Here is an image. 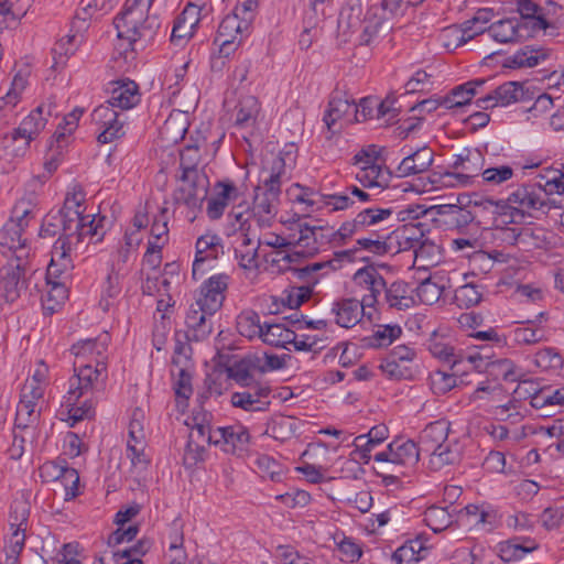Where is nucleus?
Instances as JSON below:
<instances>
[{"label": "nucleus", "mask_w": 564, "mask_h": 564, "mask_svg": "<svg viewBox=\"0 0 564 564\" xmlns=\"http://www.w3.org/2000/svg\"><path fill=\"white\" fill-rule=\"evenodd\" d=\"M109 344L107 333L97 338L78 340L70 348L75 356V375L69 379V388L64 397V405L67 408L69 420L74 423L89 417L94 411L91 400L86 399L82 404L79 399L93 393L99 382L107 377L105 354Z\"/></svg>", "instance_id": "f257e3e1"}, {"label": "nucleus", "mask_w": 564, "mask_h": 564, "mask_svg": "<svg viewBox=\"0 0 564 564\" xmlns=\"http://www.w3.org/2000/svg\"><path fill=\"white\" fill-rule=\"evenodd\" d=\"M509 202L516 206L519 218L545 214L551 206L561 208L564 204V163L561 170H549L539 174L535 181L518 186L509 194Z\"/></svg>", "instance_id": "f03ea898"}, {"label": "nucleus", "mask_w": 564, "mask_h": 564, "mask_svg": "<svg viewBox=\"0 0 564 564\" xmlns=\"http://www.w3.org/2000/svg\"><path fill=\"white\" fill-rule=\"evenodd\" d=\"M34 216L32 203L21 199L14 205L11 218L0 230V246L12 251L14 259L21 257V260H26L28 258L26 238H23V232Z\"/></svg>", "instance_id": "7ed1b4c3"}, {"label": "nucleus", "mask_w": 564, "mask_h": 564, "mask_svg": "<svg viewBox=\"0 0 564 564\" xmlns=\"http://www.w3.org/2000/svg\"><path fill=\"white\" fill-rule=\"evenodd\" d=\"M485 165V158L478 150H465L456 156L452 164L453 172H445L438 175V178H433L432 183L440 182L443 186H468L471 185L476 178L481 176Z\"/></svg>", "instance_id": "20e7f679"}, {"label": "nucleus", "mask_w": 564, "mask_h": 564, "mask_svg": "<svg viewBox=\"0 0 564 564\" xmlns=\"http://www.w3.org/2000/svg\"><path fill=\"white\" fill-rule=\"evenodd\" d=\"M191 150L182 155V175L183 185L175 192L174 199L192 210L200 209L207 195L208 182L204 175L193 165H185V160Z\"/></svg>", "instance_id": "39448f33"}, {"label": "nucleus", "mask_w": 564, "mask_h": 564, "mask_svg": "<svg viewBox=\"0 0 564 564\" xmlns=\"http://www.w3.org/2000/svg\"><path fill=\"white\" fill-rule=\"evenodd\" d=\"M291 241L292 247L297 248V250L285 254H283L282 251H278V258L272 260L273 265L279 264L280 262L290 264L301 257H313L319 251V247L316 241V234L312 226L306 223H299L296 225V229L291 232Z\"/></svg>", "instance_id": "423d86ee"}, {"label": "nucleus", "mask_w": 564, "mask_h": 564, "mask_svg": "<svg viewBox=\"0 0 564 564\" xmlns=\"http://www.w3.org/2000/svg\"><path fill=\"white\" fill-rule=\"evenodd\" d=\"M193 429L188 436L185 457L191 459L193 464L203 460L205 445L216 444L217 438L214 437L215 429L212 427L207 413H196L193 416Z\"/></svg>", "instance_id": "0eeeda50"}, {"label": "nucleus", "mask_w": 564, "mask_h": 564, "mask_svg": "<svg viewBox=\"0 0 564 564\" xmlns=\"http://www.w3.org/2000/svg\"><path fill=\"white\" fill-rule=\"evenodd\" d=\"M153 0H126L123 9L113 19L117 36H134L135 23L145 22Z\"/></svg>", "instance_id": "6e6552de"}, {"label": "nucleus", "mask_w": 564, "mask_h": 564, "mask_svg": "<svg viewBox=\"0 0 564 564\" xmlns=\"http://www.w3.org/2000/svg\"><path fill=\"white\" fill-rule=\"evenodd\" d=\"M271 388L262 382L231 393L230 403L247 412H264L269 409Z\"/></svg>", "instance_id": "1a4fd4ad"}, {"label": "nucleus", "mask_w": 564, "mask_h": 564, "mask_svg": "<svg viewBox=\"0 0 564 564\" xmlns=\"http://www.w3.org/2000/svg\"><path fill=\"white\" fill-rule=\"evenodd\" d=\"M423 454L419 444L412 440L393 441L388 445L387 451L377 453L375 460L378 463L392 464L398 466H413Z\"/></svg>", "instance_id": "9d476101"}, {"label": "nucleus", "mask_w": 564, "mask_h": 564, "mask_svg": "<svg viewBox=\"0 0 564 564\" xmlns=\"http://www.w3.org/2000/svg\"><path fill=\"white\" fill-rule=\"evenodd\" d=\"M249 34L250 30L231 12L221 20L215 41L219 43L220 53L228 56Z\"/></svg>", "instance_id": "9b49d317"}, {"label": "nucleus", "mask_w": 564, "mask_h": 564, "mask_svg": "<svg viewBox=\"0 0 564 564\" xmlns=\"http://www.w3.org/2000/svg\"><path fill=\"white\" fill-rule=\"evenodd\" d=\"M387 12L381 8V0H369L364 19V29L359 35L361 45H369L381 32L392 29V21L388 20Z\"/></svg>", "instance_id": "f8f14e48"}, {"label": "nucleus", "mask_w": 564, "mask_h": 564, "mask_svg": "<svg viewBox=\"0 0 564 564\" xmlns=\"http://www.w3.org/2000/svg\"><path fill=\"white\" fill-rule=\"evenodd\" d=\"M228 280L229 276L224 273L210 276L202 285L200 296L194 304L202 306L209 315H214L223 305Z\"/></svg>", "instance_id": "ddd939ff"}, {"label": "nucleus", "mask_w": 564, "mask_h": 564, "mask_svg": "<svg viewBox=\"0 0 564 564\" xmlns=\"http://www.w3.org/2000/svg\"><path fill=\"white\" fill-rule=\"evenodd\" d=\"M280 194L254 188L252 217L260 228H269L275 220L280 205Z\"/></svg>", "instance_id": "4468645a"}, {"label": "nucleus", "mask_w": 564, "mask_h": 564, "mask_svg": "<svg viewBox=\"0 0 564 564\" xmlns=\"http://www.w3.org/2000/svg\"><path fill=\"white\" fill-rule=\"evenodd\" d=\"M354 281L368 291L369 293L362 296L361 302L367 307H375L379 302L378 297L386 291L387 282L384 278L378 272L373 265H366L356 271Z\"/></svg>", "instance_id": "2eb2a0df"}, {"label": "nucleus", "mask_w": 564, "mask_h": 564, "mask_svg": "<svg viewBox=\"0 0 564 564\" xmlns=\"http://www.w3.org/2000/svg\"><path fill=\"white\" fill-rule=\"evenodd\" d=\"M43 106H39L36 109L25 117L20 126L13 130L11 141L15 143L19 139H23V144L18 147L14 155H23L30 147V142L45 128L46 118L43 117Z\"/></svg>", "instance_id": "dca6fc26"}, {"label": "nucleus", "mask_w": 564, "mask_h": 564, "mask_svg": "<svg viewBox=\"0 0 564 564\" xmlns=\"http://www.w3.org/2000/svg\"><path fill=\"white\" fill-rule=\"evenodd\" d=\"M216 446L228 454L240 455L249 444V432L242 425L219 426L215 429Z\"/></svg>", "instance_id": "f3484780"}, {"label": "nucleus", "mask_w": 564, "mask_h": 564, "mask_svg": "<svg viewBox=\"0 0 564 564\" xmlns=\"http://www.w3.org/2000/svg\"><path fill=\"white\" fill-rule=\"evenodd\" d=\"M393 216L392 208L367 207L360 209L354 219L346 221L345 230L351 238L372 227L390 220Z\"/></svg>", "instance_id": "a211bd4d"}, {"label": "nucleus", "mask_w": 564, "mask_h": 564, "mask_svg": "<svg viewBox=\"0 0 564 564\" xmlns=\"http://www.w3.org/2000/svg\"><path fill=\"white\" fill-rule=\"evenodd\" d=\"M495 237L509 246L521 245L525 248H542L544 245L543 230L529 227H497Z\"/></svg>", "instance_id": "6ab92c4d"}, {"label": "nucleus", "mask_w": 564, "mask_h": 564, "mask_svg": "<svg viewBox=\"0 0 564 564\" xmlns=\"http://www.w3.org/2000/svg\"><path fill=\"white\" fill-rule=\"evenodd\" d=\"M551 56V50L538 45H525L505 57L502 67L520 69L531 68L541 65Z\"/></svg>", "instance_id": "aec40b11"}, {"label": "nucleus", "mask_w": 564, "mask_h": 564, "mask_svg": "<svg viewBox=\"0 0 564 564\" xmlns=\"http://www.w3.org/2000/svg\"><path fill=\"white\" fill-rule=\"evenodd\" d=\"M199 9L197 6L188 3L184 10L175 18L170 41L174 45H183L191 39L195 28L199 22Z\"/></svg>", "instance_id": "412c9836"}, {"label": "nucleus", "mask_w": 564, "mask_h": 564, "mask_svg": "<svg viewBox=\"0 0 564 564\" xmlns=\"http://www.w3.org/2000/svg\"><path fill=\"white\" fill-rule=\"evenodd\" d=\"M212 316L202 306L192 304L185 317L186 338L194 341L206 339L213 332Z\"/></svg>", "instance_id": "4be33fe9"}, {"label": "nucleus", "mask_w": 564, "mask_h": 564, "mask_svg": "<svg viewBox=\"0 0 564 564\" xmlns=\"http://www.w3.org/2000/svg\"><path fill=\"white\" fill-rule=\"evenodd\" d=\"M70 242L57 239L53 246L51 262L46 271V281H62L63 275L73 269Z\"/></svg>", "instance_id": "5701e85b"}, {"label": "nucleus", "mask_w": 564, "mask_h": 564, "mask_svg": "<svg viewBox=\"0 0 564 564\" xmlns=\"http://www.w3.org/2000/svg\"><path fill=\"white\" fill-rule=\"evenodd\" d=\"M196 253L193 262V276L203 272V265L207 261H214L224 253L221 238L216 234H205L196 241Z\"/></svg>", "instance_id": "b1692460"}, {"label": "nucleus", "mask_w": 564, "mask_h": 564, "mask_svg": "<svg viewBox=\"0 0 564 564\" xmlns=\"http://www.w3.org/2000/svg\"><path fill=\"white\" fill-rule=\"evenodd\" d=\"M216 195L208 199L207 216L213 219H219L228 204L236 200L239 196V189L234 182L229 180L219 181L215 184Z\"/></svg>", "instance_id": "393cba45"}, {"label": "nucleus", "mask_w": 564, "mask_h": 564, "mask_svg": "<svg viewBox=\"0 0 564 564\" xmlns=\"http://www.w3.org/2000/svg\"><path fill=\"white\" fill-rule=\"evenodd\" d=\"M449 422L437 420L427 424L419 436V446L423 454H431L447 443Z\"/></svg>", "instance_id": "a878e982"}, {"label": "nucleus", "mask_w": 564, "mask_h": 564, "mask_svg": "<svg viewBox=\"0 0 564 564\" xmlns=\"http://www.w3.org/2000/svg\"><path fill=\"white\" fill-rule=\"evenodd\" d=\"M260 110V102L254 96H242L235 107V128L252 133L256 129Z\"/></svg>", "instance_id": "bb28decb"}, {"label": "nucleus", "mask_w": 564, "mask_h": 564, "mask_svg": "<svg viewBox=\"0 0 564 564\" xmlns=\"http://www.w3.org/2000/svg\"><path fill=\"white\" fill-rule=\"evenodd\" d=\"M433 160V150L429 147H422L403 158L395 170V175L398 177H408L423 173L430 169Z\"/></svg>", "instance_id": "cd10ccee"}, {"label": "nucleus", "mask_w": 564, "mask_h": 564, "mask_svg": "<svg viewBox=\"0 0 564 564\" xmlns=\"http://www.w3.org/2000/svg\"><path fill=\"white\" fill-rule=\"evenodd\" d=\"M268 164L262 166L259 177L260 184L256 188L281 195L282 180L286 173L285 159L279 154L273 156Z\"/></svg>", "instance_id": "c85d7f7f"}, {"label": "nucleus", "mask_w": 564, "mask_h": 564, "mask_svg": "<svg viewBox=\"0 0 564 564\" xmlns=\"http://www.w3.org/2000/svg\"><path fill=\"white\" fill-rule=\"evenodd\" d=\"M365 307L367 306L356 299H341L333 304L332 313L335 314L338 326L351 328L360 322Z\"/></svg>", "instance_id": "c756f323"}, {"label": "nucleus", "mask_w": 564, "mask_h": 564, "mask_svg": "<svg viewBox=\"0 0 564 564\" xmlns=\"http://www.w3.org/2000/svg\"><path fill=\"white\" fill-rule=\"evenodd\" d=\"M388 437V427L384 424H379L370 429L367 434L358 435L354 440L356 449L351 455H357L358 459L367 464L371 458V451L381 444Z\"/></svg>", "instance_id": "7c9ffc66"}, {"label": "nucleus", "mask_w": 564, "mask_h": 564, "mask_svg": "<svg viewBox=\"0 0 564 564\" xmlns=\"http://www.w3.org/2000/svg\"><path fill=\"white\" fill-rule=\"evenodd\" d=\"M414 289L405 281L398 280L387 285L384 301L390 308L406 311L415 305Z\"/></svg>", "instance_id": "2f4dec72"}, {"label": "nucleus", "mask_w": 564, "mask_h": 564, "mask_svg": "<svg viewBox=\"0 0 564 564\" xmlns=\"http://www.w3.org/2000/svg\"><path fill=\"white\" fill-rule=\"evenodd\" d=\"M84 200L85 194L82 189L75 187L73 192L66 194L63 207L57 210L63 215L66 221V229L70 230V232H73L74 227L78 228L80 220L86 217L84 216L86 209L83 207Z\"/></svg>", "instance_id": "473e14b6"}, {"label": "nucleus", "mask_w": 564, "mask_h": 564, "mask_svg": "<svg viewBox=\"0 0 564 564\" xmlns=\"http://www.w3.org/2000/svg\"><path fill=\"white\" fill-rule=\"evenodd\" d=\"M361 0H340L338 29L344 33H355L364 29Z\"/></svg>", "instance_id": "72a5a7b5"}, {"label": "nucleus", "mask_w": 564, "mask_h": 564, "mask_svg": "<svg viewBox=\"0 0 564 564\" xmlns=\"http://www.w3.org/2000/svg\"><path fill=\"white\" fill-rule=\"evenodd\" d=\"M523 24L517 18L502 19L494 22L486 31L499 43L517 42L525 36Z\"/></svg>", "instance_id": "f704fd0d"}, {"label": "nucleus", "mask_w": 564, "mask_h": 564, "mask_svg": "<svg viewBox=\"0 0 564 564\" xmlns=\"http://www.w3.org/2000/svg\"><path fill=\"white\" fill-rule=\"evenodd\" d=\"M467 205L488 210L492 215L501 217L502 223L505 224L516 223L519 218L518 213H516V206L513 203L509 202V197L506 200H494L492 198H468Z\"/></svg>", "instance_id": "c9c22d12"}, {"label": "nucleus", "mask_w": 564, "mask_h": 564, "mask_svg": "<svg viewBox=\"0 0 564 564\" xmlns=\"http://www.w3.org/2000/svg\"><path fill=\"white\" fill-rule=\"evenodd\" d=\"M108 101L120 110L133 108L140 101L138 85L133 80L117 82V86L112 88Z\"/></svg>", "instance_id": "e433bc0d"}, {"label": "nucleus", "mask_w": 564, "mask_h": 564, "mask_svg": "<svg viewBox=\"0 0 564 564\" xmlns=\"http://www.w3.org/2000/svg\"><path fill=\"white\" fill-rule=\"evenodd\" d=\"M536 549L538 544L530 538L523 540L513 538L500 542L498 545L499 556L503 562L519 561Z\"/></svg>", "instance_id": "4c0bfd02"}, {"label": "nucleus", "mask_w": 564, "mask_h": 564, "mask_svg": "<svg viewBox=\"0 0 564 564\" xmlns=\"http://www.w3.org/2000/svg\"><path fill=\"white\" fill-rule=\"evenodd\" d=\"M518 12L521 17L523 29H528V24H532L533 30H545L549 22L544 14V8L540 7L532 0H517Z\"/></svg>", "instance_id": "58836bf2"}, {"label": "nucleus", "mask_w": 564, "mask_h": 564, "mask_svg": "<svg viewBox=\"0 0 564 564\" xmlns=\"http://www.w3.org/2000/svg\"><path fill=\"white\" fill-rule=\"evenodd\" d=\"M486 79H474L452 89L448 96L443 97V105L446 109L463 107L470 102L476 95V88L482 86Z\"/></svg>", "instance_id": "ea45409f"}, {"label": "nucleus", "mask_w": 564, "mask_h": 564, "mask_svg": "<svg viewBox=\"0 0 564 564\" xmlns=\"http://www.w3.org/2000/svg\"><path fill=\"white\" fill-rule=\"evenodd\" d=\"M391 178V173L388 169L383 167L381 163L359 169L356 173V180L367 188L388 186Z\"/></svg>", "instance_id": "a19ab883"}, {"label": "nucleus", "mask_w": 564, "mask_h": 564, "mask_svg": "<svg viewBox=\"0 0 564 564\" xmlns=\"http://www.w3.org/2000/svg\"><path fill=\"white\" fill-rule=\"evenodd\" d=\"M507 338L512 339L517 345H534L546 339L545 332L536 327L532 321L521 323L520 326L509 330Z\"/></svg>", "instance_id": "79ce46f5"}, {"label": "nucleus", "mask_w": 564, "mask_h": 564, "mask_svg": "<svg viewBox=\"0 0 564 564\" xmlns=\"http://www.w3.org/2000/svg\"><path fill=\"white\" fill-rule=\"evenodd\" d=\"M262 341L276 347L290 350L288 345L295 339V332L278 323H264Z\"/></svg>", "instance_id": "37998d69"}, {"label": "nucleus", "mask_w": 564, "mask_h": 564, "mask_svg": "<svg viewBox=\"0 0 564 564\" xmlns=\"http://www.w3.org/2000/svg\"><path fill=\"white\" fill-rule=\"evenodd\" d=\"M427 348L433 357L451 365V367L462 362V354H457L454 346L443 337L433 335L427 341Z\"/></svg>", "instance_id": "c03bdc74"}, {"label": "nucleus", "mask_w": 564, "mask_h": 564, "mask_svg": "<svg viewBox=\"0 0 564 564\" xmlns=\"http://www.w3.org/2000/svg\"><path fill=\"white\" fill-rule=\"evenodd\" d=\"M354 113V102L340 97H333L328 102V108L324 115V122L330 132H335V126L338 120Z\"/></svg>", "instance_id": "a18cd8bd"}, {"label": "nucleus", "mask_w": 564, "mask_h": 564, "mask_svg": "<svg viewBox=\"0 0 564 564\" xmlns=\"http://www.w3.org/2000/svg\"><path fill=\"white\" fill-rule=\"evenodd\" d=\"M345 227L346 221L336 230H334L333 227L327 226H312L316 234V241L319 249L326 245L343 246L351 239V235L344 231Z\"/></svg>", "instance_id": "49530a36"}, {"label": "nucleus", "mask_w": 564, "mask_h": 564, "mask_svg": "<svg viewBox=\"0 0 564 564\" xmlns=\"http://www.w3.org/2000/svg\"><path fill=\"white\" fill-rule=\"evenodd\" d=\"M492 91L495 94L496 102H498L500 107H506L525 99L524 85L519 82L503 83Z\"/></svg>", "instance_id": "de8ad7c7"}, {"label": "nucleus", "mask_w": 564, "mask_h": 564, "mask_svg": "<svg viewBox=\"0 0 564 564\" xmlns=\"http://www.w3.org/2000/svg\"><path fill=\"white\" fill-rule=\"evenodd\" d=\"M426 553L427 549L423 547L421 541L412 540L398 547L392 554V560L397 564H412L423 560Z\"/></svg>", "instance_id": "09e8293b"}, {"label": "nucleus", "mask_w": 564, "mask_h": 564, "mask_svg": "<svg viewBox=\"0 0 564 564\" xmlns=\"http://www.w3.org/2000/svg\"><path fill=\"white\" fill-rule=\"evenodd\" d=\"M259 369L256 359L243 358L235 362L229 369V377L234 379L241 388L251 387L257 381L253 380L252 371Z\"/></svg>", "instance_id": "8fccbe9b"}, {"label": "nucleus", "mask_w": 564, "mask_h": 564, "mask_svg": "<svg viewBox=\"0 0 564 564\" xmlns=\"http://www.w3.org/2000/svg\"><path fill=\"white\" fill-rule=\"evenodd\" d=\"M39 401L40 400L36 399L22 397V393H20V401L15 414L17 427L26 429L31 423L37 420L40 415V409H37Z\"/></svg>", "instance_id": "3c124183"}, {"label": "nucleus", "mask_w": 564, "mask_h": 564, "mask_svg": "<svg viewBox=\"0 0 564 564\" xmlns=\"http://www.w3.org/2000/svg\"><path fill=\"white\" fill-rule=\"evenodd\" d=\"M59 235L58 239H66L73 235L70 230L66 229V221L63 215L58 212H50L43 219L40 236L41 237H55Z\"/></svg>", "instance_id": "603ef678"}, {"label": "nucleus", "mask_w": 564, "mask_h": 564, "mask_svg": "<svg viewBox=\"0 0 564 564\" xmlns=\"http://www.w3.org/2000/svg\"><path fill=\"white\" fill-rule=\"evenodd\" d=\"M145 22L135 23L134 36H118L120 40H127L128 46L133 50L132 45L137 42L148 43L152 41L160 28V21L156 15H152L144 20Z\"/></svg>", "instance_id": "864d4df0"}, {"label": "nucleus", "mask_w": 564, "mask_h": 564, "mask_svg": "<svg viewBox=\"0 0 564 564\" xmlns=\"http://www.w3.org/2000/svg\"><path fill=\"white\" fill-rule=\"evenodd\" d=\"M238 332L248 338H262L264 324H261L260 316L254 311H245L237 317Z\"/></svg>", "instance_id": "5fc2aeb1"}, {"label": "nucleus", "mask_w": 564, "mask_h": 564, "mask_svg": "<svg viewBox=\"0 0 564 564\" xmlns=\"http://www.w3.org/2000/svg\"><path fill=\"white\" fill-rule=\"evenodd\" d=\"M430 456V468L432 470H441L445 466L454 465L460 460V453L456 446H452L451 443H446L437 451L429 454Z\"/></svg>", "instance_id": "6e6d98bb"}, {"label": "nucleus", "mask_w": 564, "mask_h": 564, "mask_svg": "<svg viewBox=\"0 0 564 564\" xmlns=\"http://www.w3.org/2000/svg\"><path fill=\"white\" fill-rule=\"evenodd\" d=\"M86 237H90V240L95 238V242L101 240L102 232H99L98 225L95 224V218L89 219L86 216L80 220L78 228L74 227L73 235L65 240L70 242V250L77 248V246L84 241Z\"/></svg>", "instance_id": "4d7b16f0"}, {"label": "nucleus", "mask_w": 564, "mask_h": 564, "mask_svg": "<svg viewBox=\"0 0 564 564\" xmlns=\"http://www.w3.org/2000/svg\"><path fill=\"white\" fill-rule=\"evenodd\" d=\"M402 237L410 242L409 247L414 250L415 258L423 257L427 247L436 248L432 242H427L420 225H405L402 229Z\"/></svg>", "instance_id": "13d9d810"}, {"label": "nucleus", "mask_w": 564, "mask_h": 564, "mask_svg": "<svg viewBox=\"0 0 564 564\" xmlns=\"http://www.w3.org/2000/svg\"><path fill=\"white\" fill-rule=\"evenodd\" d=\"M488 370L490 375L507 382H516L522 376V369L507 358L491 359Z\"/></svg>", "instance_id": "bf43d9fd"}, {"label": "nucleus", "mask_w": 564, "mask_h": 564, "mask_svg": "<svg viewBox=\"0 0 564 564\" xmlns=\"http://www.w3.org/2000/svg\"><path fill=\"white\" fill-rule=\"evenodd\" d=\"M379 369L388 379L391 380H406L413 378V370L411 366L403 365L400 361L392 359L390 356L382 359Z\"/></svg>", "instance_id": "052dcab7"}, {"label": "nucleus", "mask_w": 564, "mask_h": 564, "mask_svg": "<svg viewBox=\"0 0 564 564\" xmlns=\"http://www.w3.org/2000/svg\"><path fill=\"white\" fill-rule=\"evenodd\" d=\"M424 522L434 532H442L452 523V516L446 508L432 506L424 513Z\"/></svg>", "instance_id": "680f3d73"}, {"label": "nucleus", "mask_w": 564, "mask_h": 564, "mask_svg": "<svg viewBox=\"0 0 564 564\" xmlns=\"http://www.w3.org/2000/svg\"><path fill=\"white\" fill-rule=\"evenodd\" d=\"M465 199L466 196H458L457 202L459 206L457 207L456 210H454V214L452 213V217L449 219H444V223L446 225L452 226L453 228L456 229H463L475 220L476 215L474 212L469 209L470 206L467 205V202H465Z\"/></svg>", "instance_id": "e2e57ef3"}, {"label": "nucleus", "mask_w": 564, "mask_h": 564, "mask_svg": "<svg viewBox=\"0 0 564 564\" xmlns=\"http://www.w3.org/2000/svg\"><path fill=\"white\" fill-rule=\"evenodd\" d=\"M123 124L124 121L121 119V117H117V120L105 121V123L97 126L99 131L97 141L100 144H107L117 139H120L126 133Z\"/></svg>", "instance_id": "0e129e2a"}, {"label": "nucleus", "mask_w": 564, "mask_h": 564, "mask_svg": "<svg viewBox=\"0 0 564 564\" xmlns=\"http://www.w3.org/2000/svg\"><path fill=\"white\" fill-rule=\"evenodd\" d=\"M167 213L169 209L166 207L160 208L159 214L155 215L152 220L150 229L151 239L149 241H161L162 247H164L169 240Z\"/></svg>", "instance_id": "69168bd1"}, {"label": "nucleus", "mask_w": 564, "mask_h": 564, "mask_svg": "<svg viewBox=\"0 0 564 564\" xmlns=\"http://www.w3.org/2000/svg\"><path fill=\"white\" fill-rule=\"evenodd\" d=\"M274 440L284 442L294 434V423L289 416H278L271 421L267 430Z\"/></svg>", "instance_id": "338daca9"}, {"label": "nucleus", "mask_w": 564, "mask_h": 564, "mask_svg": "<svg viewBox=\"0 0 564 564\" xmlns=\"http://www.w3.org/2000/svg\"><path fill=\"white\" fill-rule=\"evenodd\" d=\"M402 329L399 325H384L379 327L373 335L369 338V345L372 347H383L392 344L393 340L399 338Z\"/></svg>", "instance_id": "774afa93"}]
</instances>
